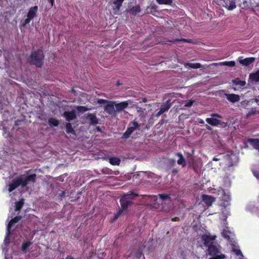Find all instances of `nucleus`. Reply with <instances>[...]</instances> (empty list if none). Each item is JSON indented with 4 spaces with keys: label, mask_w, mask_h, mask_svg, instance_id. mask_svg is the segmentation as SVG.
<instances>
[{
    "label": "nucleus",
    "mask_w": 259,
    "mask_h": 259,
    "mask_svg": "<svg viewBox=\"0 0 259 259\" xmlns=\"http://www.w3.org/2000/svg\"><path fill=\"white\" fill-rule=\"evenodd\" d=\"M20 186H22V183L21 179L19 177L16 179L13 180L9 185L8 191L9 192H11Z\"/></svg>",
    "instance_id": "nucleus-9"
},
{
    "label": "nucleus",
    "mask_w": 259,
    "mask_h": 259,
    "mask_svg": "<svg viewBox=\"0 0 259 259\" xmlns=\"http://www.w3.org/2000/svg\"><path fill=\"white\" fill-rule=\"evenodd\" d=\"M194 101L190 100L185 105V106L186 107H191L194 103Z\"/></svg>",
    "instance_id": "nucleus-42"
},
{
    "label": "nucleus",
    "mask_w": 259,
    "mask_h": 259,
    "mask_svg": "<svg viewBox=\"0 0 259 259\" xmlns=\"http://www.w3.org/2000/svg\"><path fill=\"white\" fill-rule=\"evenodd\" d=\"M173 102H171L170 99H168L166 101L165 103L162 104L159 110L156 113L155 116L156 117H159L163 113L166 111H167L171 107Z\"/></svg>",
    "instance_id": "nucleus-5"
},
{
    "label": "nucleus",
    "mask_w": 259,
    "mask_h": 259,
    "mask_svg": "<svg viewBox=\"0 0 259 259\" xmlns=\"http://www.w3.org/2000/svg\"><path fill=\"white\" fill-rule=\"evenodd\" d=\"M51 4L52 7L54 6L55 5V0H48Z\"/></svg>",
    "instance_id": "nucleus-46"
},
{
    "label": "nucleus",
    "mask_w": 259,
    "mask_h": 259,
    "mask_svg": "<svg viewBox=\"0 0 259 259\" xmlns=\"http://www.w3.org/2000/svg\"><path fill=\"white\" fill-rule=\"evenodd\" d=\"M23 121V120H17L15 121V126H18L19 125V123L20 122H22Z\"/></svg>",
    "instance_id": "nucleus-47"
},
{
    "label": "nucleus",
    "mask_w": 259,
    "mask_h": 259,
    "mask_svg": "<svg viewBox=\"0 0 259 259\" xmlns=\"http://www.w3.org/2000/svg\"><path fill=\"white\" fill-rule=\"evenodd\" d=\"M38 10V7L35 6L31 7L28 12L27 18L24 20L23 26H24L27 24H28L30 21L32 20L36 16Z\"/></svg>",
    "instance_id": "nucleus-4"
},
{
    "label": "nucleus",
    "mask_w": 259,
    "mask_h": 259,
    "mask_svg": "<svg viewBox=\"0 0 259 259\" xmlns=\"http://www.w3.org/2000/svg\"><path fill=\"white\" fill-rule=\"evenodd\" d=\"M213 160H214V161H218V160H219V159L218 158H215V157H214L213 158Z\"/></svg>",
    "instance_id": "nucleus-52"
},
{
    "label": "nucleus",
    "mask_w": 259,
    "mask_h": 259,
    "mask_svg": "<svg viewBox=\"0 0 259 259\" xmlns=\"http://www.w3.org/2000/svg\"><path fill=\"white\" fill-rule=\"evenodd\" d=\"M19 178L21 179L22 187H24L26 186V185L28 184L29 182H35L36 175L35 174H33L27 176L26 177H23V176H22L21 177Z\"/></svg>",
    "instance_id": "nucleus-7"
},
{
    "label": "nucleus",
    "mask_w": 259,
    "mask_h": 259,
    "mask_svg": "<svg viewBox=\"0 0 259 259\" xmlns=\"http://www.w3.org/2000/svg\"><path fill=\"white\" fill-rule=\"evenodd\" d=\"M137 196L138 194L133 193L124 194L120 199L121 207L122 209L126 210L129 206L133 204V200Z\"/></svg>",
    "instance_id": "nucleus-2"
},
{
    "label": "nucleus",
    "mask_w": 259,
    "mask_h": 259,
    "mask_svg": "<svg viewBox=\"0 0 259 259\" xmlns=\"http://www.w3.org/2000/svg\"><path fill=\"white\" fill-rule=\"evenodd\" d=\"M221 64L223 65L231 67H234L236 64L235 62L233 61L223 62L221 63Z\"/></svg>",
    "instance_id": "nucleus-36"
},
{
    "label": "nucleus",
    "mask_w": 259,
    "mask_h": 259,
    "mask_svg": "<svg viewBox=\"0 0 259 259\" xmlns=\"http://www.w3.org/2000/svg\"><path fill=\"white\" fill-rule=\"evenodd\" d=\"M66 132L67 134H71L73 135H75V131L73 130L71 124L69 122L66 124Z\"/></svg>",
    "instance_id": "nucleus-28"
},
{
    "label": "nucleus",
    "mask_w": 259,
    "mask_h": 259,
    "mask_svg": "<svg viewBox=\"0 0 259 259\" xmlns=\"http://www.w3.org/2000/svg\"><path fill=\"white\" fill-rule=\"evenodd\" d=\"M176 155L179 158L177 161V163L179 165H181L183 167H185L186 166V161L182 154L181 153L178 152L176 154Z\"/></svg>",
    "instance_id": "nucleus-18"
},
{
    "label": "nucleus",
    "mask_w": 259,
    "mask_h": 259,
    "mask_svg": "<svg viewBox=\"0 0 259 259\" xmlns=\"http://www.w3.org/2000/svg\"><path fill=\"white\" fill-rule=\"evenodd\" d=\"M256 114H259V110L256 108H251L246 114V117H249Z\"/></svg>",
    "instance_id": "nucleus-31"
},
{
    "label": "nucleus",
    "mask_w": 259,
    "mask_h": 259,
    "mask_svg": "<svg viewBox=\"0 0 259 259\" xmlns=\"http://www.w3.org/2000/svg\"><path fill=\"white\" fill-rule=\"evenodd\" d=\"M185 66L188 67L189 68H194V69H197V68H201L204 69V68L201 65V64L199 63H187Z\"/></svg>",
    "instance_id": "nucleus-24"
},
{
    "label": "nucleus",
    "mask_w": 259,
    "mask_h": 259,
    "mask_svg": "<svg viewBox=\"0 0 259 259\" xmlns=\"http://www.w3.org/2000/svg\"><path fill=\"white\" fill-rule=\"evenodd\" d=\"M65 196V191H62L61 193L59 194V197L61 199H62L63 198H64Z\"/></svg>",
    "instance_id": "nucleus-43"
},
{
    "label": "nucleus",
    "mask_w": 259,
    "mask_h": 259,
    "mask_svg": "<svg viewBox=\"0 0 259 259\" xmlns=\"http://www.w3.org/2000/svg\"><path fill=\"white\" fill-rule=\"evenodd\" d=\"M232 82L236 85H240V87H244L246 82L244 80H241L239 78H236L232 80Z\"/></svg>",
    "instance_id": "nucleus-25"
},
{
    "label": "nucleus",
    "mask_w": 259,
    "mask_h": 259,
    "mask_svg": "<svg viewBox=\"0 0 259 259\" xmlns=\"http://www.w3.org/2000/svg\"><path fill=\"white\" fill-rule=\"evenodd\" d=\"M223 235L225 238L229 239L230 238L229 236L227 234V232L226 231H223Z\"/></svg>",
    "instance_id": "nucleus-44"
},
{
    "label": "nucleus",
    "mask_w": 259,
    "mask_h": 259,
    "mask_svg": "<svg viewBox=\"0 0 259 259\" xmlns=\"http://www.w3.org/2000/svg\"><path fill=\"white\" fill-rule=\"evenodd\" d=\"M199 122L201 123H204V121L203 120H201V121Z\"/></svg>",
    "instance_id": "nucleus-56"
},
{
    "label": "nucleus",
    "mask_w": 259,
    "mask_h": 259,
    "mask_svg": "<svg viewBox=\"0 0 259 259\" xmlns=\"http://www.w3.org/2000/svg\"><path fill=\"white\" fill-rule=\"evenodd\" d=\"M124 210H125L124 209H122V208L121 207V208H120L116 213L114 215V220H115L118 218V217L123 213V211Z\"/></svg>",
    "instance_id": "nucleus-37"
},
{
    "label": "nucleus",
    "mask_w": 259,
    "mask_h": 259,
    "mask_svg": "<svg viewBox=\"0 0 259 259\" xmlns=\"http://www.w3.org/2000/svg\"><path fill=\"white\" fill-rule=\"evenodd\" d=\"M159 199L162 201H165L167 200H170V196L167 194H159L158 195Z\"/></svg>",
    "instance_id": "nucleus-30"
},
{
    "label": "nucleus",
    "mask_w": 259,
    "mask_h": 259,
    "mask_svg": "<svg viewBox=\"0 0 259 259\" xmlns=\"http://www.w3.org/2000/svg\"><path fill=\"white\" fill-rule=\"evenodd\" d=\"M72 91L73 92H75L74 90H73V89L72 90Z\"/></svg>",
    "instance_id": "nucleus-58"
},
{
    "label": "nucleus",
    "mask_w": 259,
    "mask_h": 259,
    "mask_svg": "<svg viewBox=\"0 0 259 259\" xmlns=\"http://www.w3.org/2000/svg\"><path fill=\"white\" fill-rule=\"evenodd\" d=\"M147 9H150V12L148 13L151 14L152 12H156L158 9V6L155 4H151L150 6L147 8Z\"/></svg>",
    "instance_id": "nucleus-35"
},
{
    "label": "nucleus",
    "mask_w": 259,
    "mask_h": 259,
    "mask_svg": "<svg viewBox=\"0 0 259 259\" xmlns=\"http://www.w3.org/2000/svg\"><path fill=\"white\" fill-rule=\"evenodd\" d=\"M248 142L255 149L259 150V139H249Z\"/></svg>",
    "instance_id": "nucleus-23"
},
{
    "label": "nucleus",
    "mask_w": 259,
    "mask_h": 259,
    "mask_svg": "<svg viewBox=\"0 0 259 259\" xmlns=\"http://www.w3.org/2000/svg\"><path fill=\"white\" fill-rule=\"evenodd\" d=\"M202 201L205 203L208 206H210L213 202L215 201V198L210 195L203 194L202 196Z\"/></svg>",
    "instance_id": "nucleus-13"
},
{
    "label": "nucleus",
    "mask_w": 259,
    "mask_h": 259,
    "mask_svg": "<svg viewBox=\"0 0 259 259\" xmlns=\"http://www.w3.org/2000/svg\"><path fill=\"white\" fill-rule=\"evenodd\" d=\"M220 249L215 245H210L207 247L208 254L212 257L219 255Z\"/></svg>",
    "instance_id": "nucleus-12"
},
{
    "label": "nucleus",
    "mask_w": 259,
    "mask_h": 259,
    "mask_svg": "<svg viewBox=\"0 0 259 259\" xmlns=\"http://www.w3.org/2000/svg\"><path fill=\"white\" fill-rule=\"evenodd\" d=\"M227 99L232 103H235L240 100V96L235 94H226Z\"/></svg>",
    "instance_id": "nucleus-16"
},
{
    "label": "nucleus",
    "mask_w": 259,
    "mask_h": 259,
    "mask_svg": "<svg viewBox=\"0 0 259 259\" xmlns=\"http://www.w3.org/2000/svg\"><path fill=\"white\" fill-rule=\"evenodd\" d=\"M250 2L247 0H242L239 4V6L242 9H247L249 7Z\"/></svg>",
    "instance_id": "nucleus-32"
},
{
    "label": "nucleus",
    "mask_w": 259,
    "mask_h": 259,
    "mask_svg": "<svg viewBox=\"0 0 259 259\" xmlns=\"http://www.w3.org/2000/svg\"><path fill=\"white\" fill-rule=\"evenodd\" d=\"M156 1L159 5H171L172 3V0H156Z\"/></svg>",
    "instance_id": "nucleus-34"
},
{
    "label": "nucleus",
    "mask_w": 259,
    "mask_h": 259,
    "mask_svg": "<svg viewBox=\"0 0 259 259\" xmlns=\"http://www.w3.org/2000/svg\"><path fill=\"white\" fill-rule=\"evenodd\" d=\"M60 259H64V258H60Z\"/></svg>",
    "instance_id": "nucleus-60"
},
{
    "label": "nucleus",
    "mask_w": 259,
    "mask_h": 259,
    "mask_svg": "<svg viewBox=\"0 0 259 259\" xmlns=\"http://www.w3.org/2000/svg\"><path fill=\"white\" fill-rule=\"evenodd\" d=\"M140 124L135 120L129 123L126 131L123 134L121 139L126 140L128 139L132 133L137 129L139 128Z\"/></svg>",
    "instance_id": "nucleus-3"
},
{
    "label": "nucleus",
    "mask_w": 259,
    "mask_h": 259,
    "mask_svg": "<svg viewBox=\"0 0 259 259\" xmlns=\"http://www.w3.org/2000/svg\"><path fill=\"white\" fill-rule=\"evenodd\" d=\"M225 258V255L223 254H221L219 255L211 257L209 259H224Z\"/></svg>",
    "instance_id": "nucleus-40"
},
{
    "label": "nucleus",
    "mask_w": 259,
    "mask_h": 259,
    "mask_svg": "<svg viewBox=\"0 0 259 259\" xmlns=\"http://www.w3.org/2000/svg\"><path fill=\"white\" fill-rule=\"evenodd\" d=\"M249 79L251 80V81L259 82V70H257L255 72L250 73Z\"/></svg>",
    "instance_id": "nucleus-20"
},
{
    "label": "nucleus",
    "mask_w": 259,
    "mask_h": 259,
    "mask_svg": "<svg viewBox=\"0 0 259 259\" xmlns=\"http://www.w3.org/2000/svg\"><path fill=\"white\" fill-rule=\"evenodd\" d=\"M32 244V242L30 241H27L26 242H24L22 244L21 250L23 252H25L29 247V246Z\"/></svg>",
    "instance_id": "nucleus-33"
},
{
    "label": "nucleus",
    "mask_w": 259,
    "mask_h": 259,
    "mask_svg": "<svg viewBox=\"0 0 259 259\" xmlns=\"http://www.w3.org/2000/svg\"><path fill=\"white\" fill-rule=\"evenodd\" d=\"M212 116H217V117H220V116L219 115L217 114H213L212 115Z\"/></svg>",
    "instance_id": "nucleus-51"
},
{
    "label": "nucleus",
    "mask_w": 259,
    "mask_h": 259,
    "mask_svg": "<svg viewBox=\"0 0 259 259\" xmlns=\"http://www.w3.org/2000/svg\"><path fill=\"white\" fill-rule=\"evenodd\" d=\"M109 101L105 100V99H99L97 100V103L98 104H107Z\"/></svg>",
    "instance_id": "nucleus-41"
},
{
    "label": "nucleus",
    "mask_w": 259,
    "mask_h": 259,
    "mask_svg": "<svg viewBox=\"0 0 259 259\" xmlns=\"http://www.w3.org/2000/svg\"><path fill=\"white\" fill-rule=\"evenodd\" d=\"M217 236L215 235H210L204 234L201 236V240L206 247H208L210 245H213V241L215 240Z\"/></svg>",
    "instance_id": "nucleus-6"
},
{
    "label": "nucleus",
    "mask_w": 259,
    "mask_h": 259,
    "mask_svg": "<svg viewBox=\"0 0 259 259\" xmlns=\"http://www.w3.org/2000/svg\"><path fill=\"white\" fill-rule=\"evenodd\" d=\"M44 58L43 51L41 49H38L31 53L28 61L30 64L41 68L44 64Z\"/></svg>",
    "instance_id": "nucleus-1"
},
{
    "label": "nucleus",
    "mask_w": 259,
    "mask_h": 259,
    "mask_svg": "<svg viewBox=\"0 0 259 259\" xmlns=\"http://www.w3.org/2000/svg\"><path fill=\"white\" fill-rule=\"evenodd\" d=\"M24 203L23 198H21L15 203V210L19 211L22 208Z\"/></svg>",
    "instance_id": "nucleus-27"
},
{
    "label": "nucleus",
    "mask_w": 259,
    "mask_h": 259,
    "mask_svg": "<svg viewBox=\"0 0 259 259\" xmlns=\"http://www.w3.org/2000/svg\"><path fill=\"white\" fill-rule=\"evenodd\" d=\"M109 162L113 165H119L120 163V160L116 157H110L109 158Z\"/></svg>",
    "instance_id": "nucleus-26"
},
{
    "label": "nucleus",
    "mask_w": 259,
    "mask_h": 259,
    "mask_svg": "<svg viewBox=\"0 0 259 259\" xmlns=\"http://www.w3.org/2000/svg\"><path fill=\"white\" fill-rule=\"evenodd\" d=\"M255 60V58L249 57L246 58L244 59H241L239 60V63L245 66H249L250 64L252 63Z\"/></svg>",
    "instance_id": "nucleus-19"
},
{
    "label": "nucleus",
    "mask_w": 259,
    "mask_h": 259,
    "mask_svg": "<svg viewBox=\"0 0 259 259\" xmlns=\"http://www.w3.org/2000/svg\"><path fill=\"white\" fill-rule=\"evenodd\" d=\"M177 219H178L177 218H175V219H172V221H177Z\"/></svg>",
    "instance_id": "nucleus-55"
},
{
    "label": "nucleus",
    "mask_w": 259,
    "mask_h": 259,
    "mask_svg": "<svg viewBox=\"0 0 259 259\" xmlns=\"http://www.w3.org/2000/svg\"><path fill=\"white\" fill-rule=\"evenodd\" d=\"M147 102V100L146 98H143L142 101H140V103L144 102L146 103Z\"/></svg>",
    "instance_id": "nucleus-48"
},
{
    "label": "nucleus",
    "mask_w": 259,
    "mask_h": 259,
    "mask_svg": "<svg viewBox=\"0 0 259 259\" xmlns=\"http://www.w3.org/2000/svg\"><path fill=\"white\" fill-rule=\"evenodd\" d=\"M129 105V101H123L118 103H115V108L116 113L120 112L127 108Z\"/></svg>",
    "instance_id": "nucleus-11"
},
{
    "label": "nucleus",
    "mask_w": 259,
    "mask_h": 259,
    "mask_svg": "<svg viewBox=\"0 0 259 259\" xmlns=\"http://www.w3.org/2000/svg\"><path fill=\"white\" fill-rule=\"evenodd\" d=\"M170 161L172 164H175V160L174 159H170Z\"/></svg>",
    "instance_id": "nucleus-50"
},
{
    "label": "nucleus",
    "mask_w": 259,
    "mask_h": 259,
    "mask_svg": "<svg viewBox=\"0 0 259 259\" xmlns=\"http://www.w3.org/2000/svg\"><path fill=\"white\" fill-rule=\"evenodd\" d=\"M87 118L90 120L91 124L95 125L98 123V119L94 113H88L87 116Z\"/></svg>",
    "instance_id": "nucleus-17"
},
{
    "label": "nucleus",
    "mask_w": 259,
    "mask_h": 259,
    "mask_svg": "<svg viewBox=\"0 0 259 259\" xmlns=\"http://www.w3.org/2000/svg\"><path fill=\"white\" fill-rule=\"evenodd\" d=\"M124 0H114L112 4V10L114 14H119L120 8L122 6V3Z\"/></svg>",
    "instance_id": "nucleus-10"
},
{
    "label": "nucleus",
    "mask_w": 259,
    "mask_h": 259,
    "mask_svg": "<svg viewBox=\"0 0 259 259\" xmlns=\"http://www.w3.org/2000/svg\"><path fill=\"white\" fill-rule=\"evenodd\" d=\"M141 11V8L139 5H137L136 6H134L130 8L128 12L130 13V14L136 16L137 14L139 13Z\"/></svg>",
    "instance_id": "nucleus-22"
},
{
    "label": "nucleus",
    "mask_w": 259,
    "mask_h": 259,
    "mask_svg": "<svg viewBox=\"0 0 259 259\" xmlns=\"http://www.w3.org/2000/svg\"><path fill=\"white\" fill-rule=\"evenodd\" d=\"M77 109L80 112H84L88 110V109L85 106H79L77 107Z\"/></svg>",
    "instance_id": "nucleus-39"
},
{
    "label": "nucleus",
    "mask_w": 259,
    "mask_h": 259,
    "mask_svg": "<svg viewBox=\"0 0 259 259\" xmlns=\"http://www.w3.org/2000/svg\"><path fill=\"white\" fill-rule=\"evenodd\" d=\"M256 6H257V8H258V9H259V3L257 4Z\"/></svg>",
    "instance_id": "nucleus-57"
},
{
    "label": "nucleus",
    "mask_w": 259,
    "mask_h": 259,
    "mask_svg": "<svg viewBox=\"0 0 259 259\" xmlns=\"http://www.w3.org/2000/svg\"><path fill=\"white\" fill-rule=\"evenodd\" d=\"M258 100H255V102H257Z\"/></svg>",
    "instance_id": "nucleus-59"
},
{
    "label": "nucleus",
    "mask_w": 259,
    "mask_h": 259,
    "mask_svg": "<svg viewBox=\"0 0 259 259\" xmlns=\"http://www.w3.org/2000/svg\"><path fill=\"white\" fill-rule=\"evenodd\" d=\"M142 108H139V109L138 110V111L140 112L141 111H142Z\"/></svg>",
    "instance_id": "nucleus-54"
},
{
    "label": "nucleus",
    "mask_w": 259,
    "mask_h": 259,
    "mask_svg": "<svg viewBox=\"0 0 259 259\" xmlns=\"http://www.w3.org/2000/svg\"><path fill=\"white\" fill-rule=\"evenodd\" d=\"M63 116L65 117L66 120L69 122L76 118V115L74 111H64Z\"/></svg>",
    "instance_id": "nucleus-14"
},
{
    "label": "nucleus",
    "mask_w": 259,
    "mask_h": 259,
    "mask_svg": "<svg viewBox=\"0 0 259 259\" xmlns=\"http://www.w3.org/2000/svg\"><path fill=\"white\" fill-rule=\"evenodd\" d=\"M104 110L109 114L115 116L116 114L115 108V102L114 101H109L104 106Z\"/></svg>",
    "instance_id": "nucleus-8"
},
{
    "label": "nucleus",
    "mask_w": 259,
    "mask_h": 259,
    "mask_svg": "<svg viewBox=\"0 0 259 259\" xmlns=\"http://www.w3.org/2000/svg\"><path fill=\"white\" fill-rule=\"evenodd\" d=\"M116 84H117V85H119L121 84L119 83V81H117V82H116Z\"/></svg>",
    "instance_id": "nucleus-53"
},
{
    "label": "nucleus",
    "mask_w": 259,
    "mask_h": 259,
    "mask_svg": "<svg viewBox=\"0 0 259 259\" xmlns=\"http://www.w3.org/2000/svg\"><path fill=\"white\" fill-rule=\"evenodd\" d=\"M48 123L50 126L56 127L59 125V122L57 119L51 117L49 119Z\"/></svg>",
    "instance_id": "nucleus-29"
},
{
    "label": "nucleus",
    "mask_w": 259,
    "mask_h": 259,
    "mask_svg": "<svg viewBox=\"0 0 259 259\" xmlns=\"http://www.w3.org/2000/svg\"><path fill=\"white\" fill-rule=\"evenodd\" d=\"M22 219V217L21 215H18L15 217L14 218L11 219L9 223H8L7 226V234L9 235L10 233V229L15 224L18 222Z\"/></svg>",
    "instance_id": "nucleus-15"
},
{
    "label": "nucleus",
    "mask_w": 259,
    "mask_h": 259,
    "mask_svg": "<svg viewBox=\"0 0 259 259\" xmlns=\"http://www.w3.org/2000/svg\"><path fill=\"white\" fill-rule=\"evenodd\" d=\"M206 121L212 126H218L220 123L221 121L215 118H207Z\"/></svg>",
    "instance_id": "nucleus-21"
},
{
    "label": "nucleus",
    "mask_w": 259,
    "mask_h": 259,
    "mask_svg": "<svg viewBox=\"0 0 259 259\" xmlns=\"http://www.w3.org/2000/svg\"><path fill=\"white\" fill-rule=\"evenodd\" d=\"M253 175L256 178H259V171H253Z\"/></svg>",
    "instance_id": "nucleus-45"
},
{
    "label": "nucleus",
    "mask_w": 259,
    "mask_h": 259,
    "mask_svg": "<svg viewBox=\"0 0 259 259\" xmlns=\"http://www.w3.org/2000/svg\"><path fill=\"white\" fill-rule=\"evenodd\" d=\"M176 41H182L184 42H188V43H192L193 42L192 39H186V38L177 39H176Z\"/></svg>",
    "instance_id": "nucleus-38"
},
{
    "label": "nucleus",
    "mask_w": 259,
    "mask_h": 259,
    "mask_svg": "<svg viewBox=\"0 0 259 259\" xmlns=\"http://www.w3.org/2000/svg\"><path fill=\"white\" fill-rule=\"evenodd\" d=\"M65 259H75L74 257L71 256V255H67Z\"/></svg>",
    "instance_id": "nucleus-49"
}]
</instances>
